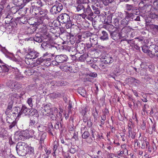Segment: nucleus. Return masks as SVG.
<instances>
[{
    "instance_id": "nucleus-45",
    "label": "nucleus",
    "mask_w": 158,
    "mask_h": 158,
    "mask_svg": "<svg viewBox=\"0 0 158 158\" xmlns=\"http://www.w3.org/2000/svg\"><path fill=\"white\" fill-rule=\"evenodd\" d=\"M89 42L92 44L95 45L97 44V41L96 38H94L92 36H90L89 38Z\"/></svg>"
},
{
    "instance_id": "nucleus-32",
    "label": "nucleus",
    "mask_w": 158,
    "mask_h": 158,
    "mask_svg": "<svg viewBox=\"0 0 158 158\" xmlns=\"http://www.w3.org/2000/svg\"><path fill=\"white\" fill-rule=\"evenodd\" d=\"M78 92L81 96L83 97L85 96L86 95V91L83 88H80L78 89Z\"/></svg>"
},
{
    "instance_id": "nucleus-60",
    "label": "nucleus",
    "mask_w": 158,
    "mask_h": 158,
    "mask_svg": "<svg viewBox=\"0 0 158 158\" xmlns=\"http://www.w3.org/2000/svg\"><path fill=\"white\" fill-rule=\"evenodd\" d=\"M5 19V23L6 24H8L9 25L11 26L13 23L10 20H9V19L4 18Z\"/></svg>"
},
{
    "instance_id": "nucleus-29",
    "label": "nucleus",
    "mask_w": 158,
    "mask_h": 158,
    "mask_svg": "<svg viewBox=\"0 0 158 158\" xmlns=\"http://www.w3.org/2000/svg\"><path fill=\"white\" fill-rule=\"evenodd\" d=\"M26 151L27 154H28L29 155H33L34 154V150L33 148L27 145V148Z\"/></svg>"
},
{
    "instance_id": "nucleus-3",
    "label": "nucleus",
    "mask_w": 158,
    "mask_h": 158,
    "mask_svg": "<svg viewBox=\"0 0 158 158\" xmlns=\"http://www.w3.org/2000/svg\"><path fill=\"white\" fill-rule=\"evenodd\" d=\"M27 144L23 142H18L16 146V151L17 154L20 156H24L27 154L26 148Z\"/></svg>"
},
{
    "instance_id": "nucleus-20",
    "label": "nucleus",
    "mask_w": 158,
    "mask_h": 158,
    "mask_svg": "<svg viewBox=\"0 0 158 158\" xmlns=\"http://www.w3.org/2000/svg\"><path fill=\"white\" fill-rule=\"evenodd\" d=\"M31 4L32 5V6H34L35 10L38 7L41 6L42 3L40 0H33L31 1Z\"/></svg>"
},
{
    "instance_id": "nucleus-7",
    "label": "nucleus",
    "mask_w": 158,
    "mask_h": 158,
    "mask_svg": "<svg viewBox=\"0 0 158 158\" xmlns=\"http://www.w3.org/2000/svg\"><path fill=\"white\" fill-rule=\"evenodd\" d=\"M63 9V6L60 3L53 6L50 10L52 15H55L60 12Z\"/></svg>"
},
{
    "instance_id": "nucleus-8",
    "label": "nucleus",
    "mask_w": 158,
    "mask_h": 158,
    "mask_svg": "<svg viewBox=\"0 0 158 158\" xmlns=\"http://www.w3.org/2000/svg\"><path fill=\"white\" fill-rule=\"evenodd\" d=\"M68 59L67 56L64 54L56 55L55 57V61L58 64L66 62Z\"/></svg>"
},
{
    "instance_id": "nucleus-26",
    "label": "nucleus",
    "mask_w": 158,
    "mask_h": 158,
    "mask_svg": "<svg viewBox=\"0 0 158 158\" xmlns=\"http://www.w3.org/2000/svg\"><path fill=\"white\" fill-rule=\"evenodd\" d=\"M31 111L29 112L28 115L30 116H33L34 118H37V116H38V114L37 113V111L36 110L34 109H31Z\"/></svg>"
},
{
    "instance_id": "nucleus-61",
    "label": "nucleus",
    "mask_w": 158,
    "mask_h": 158,
    "mask_svg": "<svg viewBox=\"0 0 158 158\" xmlns=\"http://www.w3.org/2000/svg\"><path fill=\"white\" fill-rule=\"evenodd\" d=\"M34 133L35 131L33 130H31L29 131V135H31L30 136L31 137H34V138H35V135H34Z\"/></svg>"
},
{
    "instance_id": "nucleus-2",
    "label": "nucleus",
    "mask_w": 158,
    "mask_h": 158,
    "mask_svg": "<svg viewBox=\"0 0 158 158\" xmlns=\"http://www.w3.org/2000/svg\"><path fill=\"white\" fill-rule=\"evenodd\" d=\"M56 19L60 23L66 24L65 27L67 29L70 28L74 25L72 23L70 16L66 13L60 15L57 17Z\"/></svg>"
},
{
    "instance_id": "nucleus-30",
    "label": "nucleus",
    "mask_w": 158,
    "mask_h": 158,
    "mask_svg": "<svg viewBox=\"0 0 158 158\" xmlns=\"http://www.w3.org/2000/svg\"><path fill=\"white\" fill-rule=\"evenodd\" d=\"M15 82V81L13 80H9L6 83V86L10 89H13Z\"/></svg>"
},
{
    "instance_id": "nucleus-33",
    "label": "nucleus",
    "mask_w": 158,
    "mask_h": 158,
    "mask_svg": "<svg viewBox=\"0 0 158 158\" xmlns=\"http://www.w3.org/2000/svg\"><path fill=\"white\" fill-rule=\"evenodd\" d=\"M96 131L94 129L92 128H91L90 132L92 138H90V140L89 141V142H88V143H90V142H92L93 140L95 139V135H96Z\"/></svg>"
},
{
    "instance_id": "nucleus-1",
    "label": "nucleus",
    "mask_w": 158,
    "mask_h": 158,
    "mask_svg": "<svg viewBox=\"0 0 158 158\" xmlns=\"http://www.w3.org/2000/svg\"><path fill=\"white\" fill-rule=\"evenodd\" d=\"M43 17H40L39 19L35 18V28L41 29V31L45 34L46 35H48L47 31L48 30L47 28L48 23V21L47 19H43Z\"/></svg>"
},
{
    "instance_id": "nucleus-31",
    "label": "nucleus",
    "mask_w": 158,
    "mask_h": 158,
    "mask_svg": "<svg viewBox=\"0 0 158 158\" xmlns=\"http://www.w3.org/2000/svg\"><path fill=\"white\" fill-rule=\"evenodd\" d=\"M125 12L126 16L125 18L127 20H128L130 18H131L132 19L134 16L133 14H136L137 13V11L135 13V12H132V13H129L127 11H126Z\"/></svg>"
},
{
    "instance_id": "nucleus-17",
    "label": "nucleus",
    "mask_w": 158,
    "mask_h": 158,
    "mask_svg": "<svg viewBox=\"0 0 158 158\" xmlns=\"http://www.w3.org/2000/svg\"><path fill=\"white\" fill-rule=\"evenodd\" d=\"M2 17L3 18L9 19V20H11L13 18V15L12 13L10 11L4 12L2 14Z\"/></svg>"
},
{
    "instance_id": "nucleus-35",
    "label": "nucleus",
    "mask_w": 158,
    "mask_h": 158,
    "mask_svg": "<svg viewBox=\"0 0 158 158\" xmlns=\"http://www.w3.org/2000/svg\"><path fill=\"white\" fill-rule=\"evenodd\" d=\"M33 59H31L30 58H28L26 56L25 59V62L27 64L29 65H33Z\"/></svg>"
},
{
    "instance_id": "nucleus-25",
    "label": "nucleus",
    "mask_w": 158,
    "mask_h": 158,
    "mask_svg": "<svg viewBox=\"0 0 158 158\" xmlns=\"http://www.w3.org/2000/svg\"><path fill=\"white\" fill-rule=\"evenodd\" d=\"M83 12L86 14H94L92 12L90 6L88 4L86 5V6H85V9H84Z\"/></svg>"
},
{
    "instance_id": "nucleus-47",
    "label": "nucleus",
    "mask_w": 158,
    "mask_h": 158,
    "mask_svg": "<svg viewBox=\"0 0 158 158\" xmlns=\"http://www.w3.org/2000/svg\"><path fill=\"white\" fill-rule=\"evenodd\" d=\"M22 87V85L19 83L16 82L15 81V84L14 85V87L13 89H19Z\"/></svg>"
},
{
    "instance_id": "nucleus-59",
    "label": "nucleus",
    "mask_w": 158,
    "mask_h": 158,
    "mask_svg": "<svg viewBox=\"0 0 158 158\" xmlns=\"http://www.w3.org/2000/svg\"><path fill=\"white\" fill-rule=\"evenodd\" d=\"M72 107V102L69 101V106L68 107V113L71 112V109Z\"/></svg>"
},
{
    "instance_id": "nucleus-58",
    "label": "nucleus",
    "mask_w": 158,
    "mask_h": 158,
    "mask_svg": "<svg viewBox=\"0 0 158 158\" xmlns=\"http://www.w3.org/2000/svg\"><path fill=\"white\" fill-rule=\"evenodd\" d=\"M32 99L31 98H29L27 101V102L29 105L31 107L33 106V103L32 102Z\"/></svg>"
},
{
    "instance_id": "nucleus-23",
    "label": "nucleus",
    "mask_w": 158,
    "mask_h": 158,
    "mask_svg": "<svg viewBox=\"0 0 158 158\" xmlns=\"http://www.w3.org/2000/svg\"><path fill=\"white\" fill-rule=\"evenodd\" d=\"M100 39L103 40H108L109 37L107 33L105 31H102V35Z\"/></svg>"
},
{
    "instance_id": "nucleus-21",
    "label": "nucleus",
    "mask_w": 158,
    "mask_h": 158,
    "mask_svg": "<svg viewBox=\"0 0 158 158\" xmlns=\"http://www.w3.org/2000/svg\"><path fill=\"white\" fill-rule=\"evenodd\" d=\"M103 28L107 30L110 33L115 30V27L110 24H107L103 26Z\"/></svg>"
},
{
    "instance_id": "nucleus-37",
    "label": "nucleus",
    "mask_w": 158,
    "mask_h": 158,
    "mask_svg": "<svg viewBox=\"0 0 158 158\" xmlns=\"http://www.w3.org/2000/svg\"><path fill=\"white\" fill-rule=\"evenodd\" d=\"M15 138L18 139L22 140L23 137V136L22 133L19 131H17L15 134Z\"/></svg>"
},
{
    "instance_id": "nucleus-50",
    "label": "nucleus",
    "mask_w": 158,
    "mask_h": 158,
    "mask_svg": "<svg viewBox=\"0 0 158 158\" xmlns=\"http://www.w3.org/2000/svg\"><path fill=\"white\" fill-rule=\"evenodd\" d=\"M149 17L152 19L158 18V15L155 14V13L151 12L149 15Z\"/></svg>"
},
{
    "instance_id": "nucleus-22",
    "label": "nucleus",
    "mask_w": 158,
    "mask_h": 158,
    "mask_svg": "<svg viewBox=\"0 0 158 158\" xmlns=\"http://www.w3.org/2000/svg\"><path fill=\"white\" fill-rule=\"evenodd\" d=\"M33 38L34 41L38 43H41L43 41L42 36L39 33L36 34Z\"/></svg>"
},
{
    "instance_id": "nucleus-55",
    "label": "nucleus",
    "mask_w": 158,
    "mask_h": 158,
    "mask_svg": "<svg viewBox=\"0 0 158 158\" xmlns=\"http://www.w3.org/2000/svg\"><path fill=\"white\" fill-rule=\"evenodd\" d=\"M51 55L49 56H46L44 57L45 59V61H49L52 60V57L54 56V54H50Z\"/></svg>"
},
{
    "instance_id": "nucleus-12",
    "label": "nucleus",
    "mask_w": 158,
    "mask_h": 158,
    "mask_svg": "<svg viewBox=\"0 0 158 158\" xmlns=\"http://www.w3.org/2000/svg\"><path fill=\"white\" fill-rule=\"evenodd\" d=\"M75 46L77 51L81 53H84L85 51V45L82 43L76 42L75 44Z\"/></svg>"
},
{
    "instance_id": "nucleus-39",
    "label": "nucleus",
    "mask_w": 158,
    "mask_h": 158,
    "mask_svg": "<svg viewBox=\"0 0 158 158\" xmlns=\"http://www.w3.org/2000/svg\"><path fill=\"white\" fill-rule=\"evenodd\" d=\"M126 9L129 11L131 10V12H135L136 10H137V9H135L133 6L129 4L126 5Z\"/></svg>"
},
{
    "instance_id": "nucleus-41",
    "label": "nucleus",
    "mask_w": 158,
    "mask_h": 158,
    "mask_svg": "<svg viewBox=\"0 0 158 158\" xmlns=\"http://www.w3.org/2000/svg\"><path fill=\"white\" fill-rule=\"evenodd\" d=\"M35 28L34 27L31 26L30 27L28 28L27 29V32L28 34H32L35 31Z\"/></svg>"
},
{
    "instance_id": "nucleus-14",
    "label": "nucleus",
    "mask_w": 158,
    "mask_h": 158,
    "mask_svg": "<svg viewBox=\"0 0 158 158\" xmlns=\"http://www.w3.org/2000/svg\"><path fill=\"white\" fill-rule=\"evenodd\" d=\"M51 55L50 54H48L47 53H46L44 54L43 56L40 57V58H38L36 60L35 62L33 63V66H35L39 65L43 62L45 61V59L44 57L46 56H49Z\"/></svg>"
},
{
    "instance_id": "nucleus-24",
    "label": "nucleus",
    "mask_w": 158,
    "mask_h": 158,
    "mask_svg": "<svg viewBox=\"0 0 158 158\" xmlns=\"http://www.w3.org/2000/svg\"><path fill=\"white\" fill-rule=\"evenodd\" d=\"M1 66L0 71H1L4 72H7L9 70V66L6 64H3L2 65H0Z\"/></svg>"
},
{
    "instance_id": "nucleus-28",
    "label": "nucleus",
    "mask_w": 158,
    "mask_h": 158,
    "mask_svg": "<svg viewBox=\"0 0 158 158\" xmlns=\"http://www.w3.org/2000/svg\"><path fill=\"white\" fill-rule=\"evenodd\" d=\"M112 23L116 27H115V29H118L120 28V25L119 24L118 19L115 18L114 19Z\"/></svg>"
},
{
    "instance_id": "nucleus-48",
    "label": "nucleus",
    "mask_w": 158,
    "mask_h": 158,
    "mask_svg": "<svg viewBox=\"0 0 158 158\" xmlns=\"http://www.w3.org/2000/svg\"><path fill=\"white\" fill-rule=\"evenodd\" d=\"M88 57V54H84L81 55L79 57V60L81 61H84Z\"/></svg>"
},
{
    "instance_id": "nucleus-9",
    "label": "nucleus",
    "mask_w": 158,
    "mask_h": 158,
    "mask_svg": "<svg viewBox=\"0 0 158 158\" xmlns=\"http://www.w3.org/2000/svg\"><path fill=\"white\" fill-rule=\"evenodd\" d=\"M132 29L129 26L125 27L123 28L121 31V37L126 39L128 37V35L131 32Z\"/></svg>"
},
{
    "instance_id": "nucleus-10",
    "label": "nucleus",
    "mask_w": 158,
    "mask_h": 158,
    "mask_svg": "<svg viewBox=\"0 0 158 158\" xmlns=\"http://www.w3.org/2000/svg\"><path fill=\"white\" fill-rule=\"evenodd\" d=\"M31 111V110L27 108L26 106H23L21 110L19 112H17V113H15V114H18V116L19 115H27L29 112Z\"/></svg>"
},
{
    "instance_id": "nucleus-27",
    "label": "nucleus",
    "mask_w": 158,
    "mask_h": 158,
    "mask_svg": "<svg viewBox=\"0 0 158 158\" xmlns=\"http://www.w3.org/2000/svg\"><path fill=\"white\" fill-rule=\"evenodd\" d=\"M7 135V131L4 128L2 127L0 128V137L4 138Z\"/></svg>"
},
{
    "instance_id": "nucleus-15",
    "label": "nucleus",
    "mask_w": 158,
    "mask_h": 158,
    "mask_svg": "<svg viewBox=\"0 0 158 158\" xmlns=\"http://www.w3.org/2000/svg\"><path fill=\"white\" fill-rule=\"evenodd\" d=\"M13 3L16 6L19 8V9H22L24 6V0H13Z\"/></svg>"
},
{
    "instance_id": "nucleus-40",
    "label": "nucleus",
    "mask_w": 158,
    "mask_h": 158,
    "mask_svg": "<svg viewBox=\"0 0 158 158\" xmlns=\"http://www.w3.org/2000/svg\"><path fill=\"white\" fill-rule=\"evenodd\" d=\"M61 94L58 92L54 93L51 94V97L54 98H56L61 97Z\"/></svg>"
},
{
    "instance_id": "nucleus-5",
    "label": "nucleus",
    "mask_w": 158,
    "mask_h": 158,
    "mask_svg": "<svg viewBox=\"0 0 158 158\" xmlns=\"http://www.w3.org/2000/svg\"><path fill=\"white\" fill-rule=\"evenodd\" d=\"M35 8H33L32 10L33 14L34 13L35 15H38L39 16L40 15L41 16L40 17H43V19H47L48 21L49 18L47 15L48 11L46 9L42 10L40 11H38L35 10Z\"/></svg>"
},
{
    "instance_id": "nucleus-19",
    "label": "nucleus",
    "mask_w": 158,
    "mask_h": 158,
    "mask_svg": "<svg viewBox=\"0 0 158 158\" xmlns=\"http://www.w3.org/2000/svg\"><path fill=\"white\" fill-rule=\"evenodd\" d=\"M104 61L105 64H109L114 61V59L109 55L107 54L104 58Z\"/></svg>"
},
{
    "instance_id": "nucleus-18",
    "label": "nucleus",
    "mask_w": 158,
    "mask_h": 158,
    "mask_svg": "<svg viewBox=\"0 0 158 158\" xmlns=\"http://www.w3.org/2000/svg\"><path fill=\"white\" fill-rule=\"evenodd\" d=\"M9 96V98L13 102L16 101L18 99L21 97L20 96L19 94L14 92L10 94Z\"/></svg>"
},
{
    "instance_id": "nucleus-44",
    "label": "nucleus",
    "mask_w": 158,
    "mask_h": 158,
    "mask_svg": "<svg viewBox=\"0 0 158 158\" xmlns=\"http://www.w3.org/2000/svg\"><path fill=\"white\" fill-rule=\"evenodd\" d=\"M127 20V19H126L125 18L122 20L120 22L121 25H122L123 26L126 27V26L129 23V20Z\"/></svg>"
},
{
    "instance_id": "nucleus-34",
    "label": "nucleus",
    "mask_w": 158,
    "mask_h": 158,
    "mask_svg": "<svg viewBox=\"0 0 158 158\" xmlns=\"http://www.w3.org/2000/svg\"><path fill=\"white\" fill-rule=\"evenodd\" d=\"M93 115L94 117V120L95 121L97 120L98 114L96 108H93L92 110Z\"/></svg>"
},
{
    "instance_id": "nucleus-43",
    "label": "nucleus",
    "mask_w": 158,
    "mask_h": 158,
    "mask_svg": "<svg viewBox=\"0 0 158 158\" xmlns=\"http://www.w3.org/2000/svg\"><path fill=\"white\" fill-rule=\"evenodd\" d=\"M142 50L143 52L145 53H147L149 55V50L148 46L146 45H144L142 47Z\"/></svg>"
},
{
    "instance_id": "nucleus-6",
    "label": "nucleus",
    "mask_w": 158,
    "mask_h": 158,
    "mask_svg": "<svg viewBox=\"0 0 158 158\" xmlns=\"http://www.w3.org/2000/svg\"><path fill=\"white\" fill-rule=\"evenodd\" d=\"M149 56L151 57L154 56H158V46L153 44L151 45L148 48Z\"/></svg>"
},
{
    "instance_id": "nucleus-16",
    "label": "nucleus",
    "mask_w": 158,
    "mask_h": 158,
    "mask_svg": "<svg viewBox=\"0 0 158 158\" xmlns=\"http://www.w3.org/2000/svg\"><path fill=\"white\" fill-rule=\"evenodd\" d=\"M77 6H75L76 8L77 11L78 12L83 10L84 11V9H85V6L83 5V4L81 3V1L80 0H78L77 1Z\"/></svg>"
},
{
    "instance_id": "nucleus-56",
    "label": "nucleus",
    "mask_w": 158,
    "mask_h": 158,
    "mask_svg": "<svg viewBox=\"0 0 158 158\" xmlns=\"http://www.w3.org/2000/svg\"><path fill=\"white\" fill-rule=\"evenodd\" d=\"M86 19L91 21L93 20L94 14H86Z\"/></svg>"
},
{
    "instance_id": "nucleus-51",
    "label": "nucleus",
    "mask_w": 158,
    "mask_h": 158,
    "mask_svg": "<svg viewBox=\"0 0 158 158\" xmlns=\"http://www.w3.org/2000/svg\"><path fill=\"white\" fill-rule=\"evenodd\" d=\"M128 136H130L132 139H134L135 136V133L132 131V130L128 131Z\"/></svg>"
},
{
    "instance_id": "nucleus-57",
    "label": "nucleus",
    "mask_w": 158,
    "mask_h": 158,
    "mask_svg": "<svg viewBox=\"0 0 158 158\" xmlns=\"http://www.w3.org/2000/svg\"><path fill=\"white\" fill-rule=\"evenodd\" d=\"M13 102H10L9 103L7 109H6V113L8 111L12 109L13 106Z\"/></svg>"
},
{
    "instance_id": "nucleus-53",
    "label": "nucleus",
    "mask_w": 158,
    "mask_h": 158,
    "mask_svg": "<svg viewBox=\"0 0 158 158\" xmlns=\"http://www.w3.org/2000/svg\"><path fill=\"white\" fill-rule=\"evenodd\" d=\"M24 73L26 74V75L28 76H30L32 75L33 73V72H31V70L29 69H27V70H26L24 71Z\"/></svg>"
},
{
    "instance_id": "nucleus-52",
    "label": "nucleus",
    "mask_w": 158,
    "mask_h": 158,
    "mask_svg": "<svg viewBox=\"0 0 158 158\" xmlns=\"http://www.w3.org/2000/svg\"><path fill=\"white\" fill-rule=\"evenodd\" d=\"M151 27L153 31L156 32H158V25H152Z\"/></svg>"
},
{
    "instance_id": "nucleus-63",
    "label": "nucleus",
    "mask_w": 158,
    "mask_h": 158,
    "mask_svg": "<svg viewBox=\"0 0 158 158\" xmlns=\"http://www.w3.org/2000/svg\"><path fill=\"white\" fill-rule=\"evenodd\" d=\"M88 75L89 76L93 77H95L97 76V74L94 72L90 73H89Z\"/></svg>"
},
{
    "instance_id": "nucleus-11",
    "label": "nucleus",
    "mask_w": 158,
    "mask_h": 158,
    "mask_svg": "<svg viewBox=\"0 0 158 158\" xmlns=\"http://www.w3.org/2000/svg\"><path fill=\"white\" fill-rule=\"evenodd\" d=\"M117 29L114 30L113 31L110 33L111 38L114 40H116L118 39L123 38L121 37V33L116 30Z\"/></svg>"
},
{
    "instance_id": "nucleus-42",
    "label": "nucleus",
    "mask_w": 158,
    "mask_h": 158,
    "mask_svg": "<svg viewBox=\"0 0 158 158\" xmlns=\"http://www.w3.org/2000/svg\"><path fill=\"white\" fill-rule=\"evenodd\" d=\"M37 118H34V117H32L30 119L29 126H34L36 123V119Z\"/></svg>"
},
{
    "instance_id": "nucleus-54",
    "label": "nucleus",
    "mask_w": 158,
    "mask_h": 158,
    "mask_svg": "<svg viewBox=\"0 0 158 158\" xmlns=\"http://www.w3.org/2000/svg\"><path fill=\"white\" fill-rule=\"evenodd\" d=\"M44 110L48 114L50 112L51 108L48 106L46 105L44 106Z\"/></svg>"
},
{
    "instance_id": "nucleus-46",
    "label": "nucleus",
    "mask_w": 158,
    "mask_h": 158,
    "mask_svg": "<svg viewBox=\"0 0 158 158\" xmlns=\"http://www.w3.org/2000/svg\"><path fill=\"white\" fill-rule=\"evenodd\" d=\"M91 7L92 9L94 11V13L98 15L100 13V11L99 9L94 5H92Z\"/></svg>"
},
{
    "instance_id": "nucleus-38",
    "label": "nucleus",
    "mask_w": 158,
    "mask_h": 158,
    "mask_svg": "<svg viewBox=\"0 0 158 158\" xmlns=\"http://www.w3.org/2000/svg\"><path fill=\"white\" fill-rule=\"evenodd\" d=\"M35 18H30L27 20V22L30 25H32L31 27H35Z\"/></svg>"
},
{
    "instance_id": "nucleus-13",
    "label": "nucleus",
    "mask_w": 158,
    "mask_h": 158,
    "mask_svg": "<svg viewBox=\"0 0 158 158\" xmlns=\"http://www.w3.org/2000/svg\"><path fill=\"white\" fill-rule=\"evenodd\" d=\"M41 47L44 49H51L54 51L57 50L56 47L54 46L53 45H52L49 44H48L46 42L43 43L41 45Z\"/></svg>"
},
{
    "instance_id": "nucleus-49",
    "label": "nucleus",
    "mask_w": 158,
    "mask_h": 158,
    "mask_svg": "<svg viewBox=\"0 0 158 158\" xmlns=\"http://www.w3.org/2000/svg\"><path fill=\"white\" fill-rule=\"evenodd\" d=\"M90 134L88 131H85L82 135L83 139H87L89 137Z\"/></svg>"
},
{
    "instance_id": "nucleus-64",
    "label": "nucleus",
    "mask_w": 158,
    "mask_h": 158,
    "mask_svg": "<svg viewBox=\"0 0 158 158\" xmlns=\"http://www.w3.org/2000/svg\"><path fill=\"white\" fill-rule=\"evenodd\" d=\"M16 124V122L15 121H13L11 123V124L9 126V129H11L13 127H15Z\"/></svg>"
},
{
    "instance_id": "nucleus-62",
    "label": "nucleus",
    "mask_w": 158,
    "mask_h": 158,
    "mask_svg": "<svg viewBox=\"0 0 158 158\" xmlns=\"http://www.w3.org/2000/svg\"><path fill=\"white\" fill-rule=\"evenodd\" d=\"M135 78L132 77L128 78L129 82H130V84H134Z\"/></svg>"
},
{
    "instance_id": "nucleus-36",
    "label": "nucleus",
    "mask_w": 158,
    "mask_h": 158,
    "mask_svg": "<svg viewBox=\"0 0 158 158\" xmlns=\"http://www.w3.org/2000/svg\"><path fill=\"white\" fill-rule=\"evenodd\" d=\"M18 22L19 24H24L27 22V19L24 17H19Z\"/></svg>"
},
{
    "instance_id": "nucleus-4",
    "label": "nucleus",
    "mask_w": 158,
    "mask_h": 158,
    "mask_svg": "<svg viewBox=\"0 0 158 158\" xmlns=\"http://www.w3.org/2000/svg\"><path fill=\"white\" fill-rule=\"evenodd\" d=\"M23 50L26 53H27L26 56L32 59H35L38 57L39 55V53L34 50L33 49L28 48L27 49L24 48Z\"/></svg>"
}]
</instances>
